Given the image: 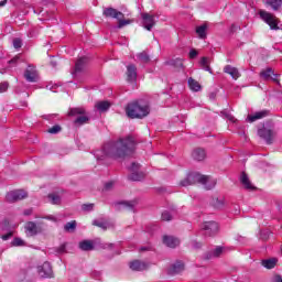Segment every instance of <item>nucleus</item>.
I'll return each mask as SVG.
<instances>
[{
  "label": "nucleus",
  "mask_w": 282,
  "mask_h": 282,
  "mask_svg": "<svg viewBox=\"0 0 282 282\" xmlns=\"http://www.w3.org/2000/svg\"><path fill=\"white\" fill-rule=\"evenodd\" d=\"M187 85L192 91H202V85L193 77H189V79L187 80Z\"/></svg>",
  "instance_id": "23"
},
{
  "label": "nucleus",
  "mask_w": 282,
  "mask_h": 282,
  "mask_svg": "<svg viewBox=\"0 0 282 282\" xmlns=\"http://www.w3.org/2000/svg\"><path fill=\"white\" fill-rule=\"evenodd\" d=\"M224 247H216L209 254L208 259H213L216 257H221L224 254Z\"/></svg>",
  "instance_id": "33"
},
{
  "label": "nucleus",
  "mask_w": 282,
  "mask_h": 282,
  "mask_svg": "<svg viewBox=\"0 0 282 282\" xmlns=\"http://www.w3.org/2000/svg\"><path fill=\"white\" fill-rule=\"evenodd\" d=\"M139 169V164L132 163L130 167L131 174L129 175V180L132 182H140L141 180H144V172H140Z\"/></svg>",
  "instance_id": "9"
},
{
  "label": "nucleus",
  "mask_w": 282,
  "mask_h": 282,
  "mask_svg": "<svg viewBox=\"0 0 282 282\" xmlns=\"http://www.w3.org/2000/svg\"><path fill=\"white\" fill-rule=\"evenodd\" d=\"M17 61H19V57H14L13 59L9 61V63H10V64L17 63Z\"/></svg>",
  "instance_id": "56"
},
{
  "label": "nucleus",
  "mask_w": 282,
  "mask_h": 282,
  "mask_svg": "<svg viewBox=\"0 0 282 282\" xmlns=\"http://www.w3.org/2000/svg\"><path fill=\"white\" fill-rule=\"evenodd\" d=\"M94 226H98L99 228H104V229H107V224L105 223H100L98 220H94Z\"/></svg>",
  "instance_id": "48"
},
{
  "label": "nucleus",
  "mask_w": 282,
  "mask_h": 282,
  "mask_svg": "<svg viewBox=\"0 0 282 282\" xmlns=\"http://www.w3.org/2000/svg\"><path fill=\"white\" fill-rule=\"evenodd\" d=\"M113 184H116V182L113 181H109L105 184V188L106 191H110V188H113Z\"/></svg>",
  "instance_id": "49"
},
{
  "label": "nucleus",
  "mask_w": 282,
  "mask_h": 282,
  "mask_svg": "<svg viewBox=\"0 0 282 282\" xmlns=\"http://www.w3.org/2000/svg\"><path fill=\"white\" fill-rule=\"evenodd\" d=\"M95 107L98 111L104 112L109 110V107H111V104L109 101H97Z\"/></svg>",
  "instance_id": "27"
},
{
  "label": "nucleus",
  "mask_w": 282,
  "mask_h": 282,
  "mask_svg": "<svg viewBox=\"0 0 282 282\" xmlns=\"http://www.w3.org/2000/svg\"><path fill=\"white\" fill-rule=\"evenodd\" d=\"M10 237H12V234H7V235H3V236H1V239L3 240V241H8V239H10Z\"/></svg>",
  "instance_id": "51"
},
{
  "label": "nucleus",
  "mask_w": 282,
  "mask_h": 282,
  "mask_svg": "<svg viewBox=\"0 0 282 282\" xmlns=\"http://www.w3.org/2000/svg\"><path fill=\"white\" fill-rule=\"evenodd\" d=\"M9 87H10V84H8V82L0 83V94H4V91H8Z\"/></svg>",
  "instance_id": "42"
},
{
  "label": "nucleus",
  "mask_w": 282,
  "mask_h": 282,
  "mask_svg": "<svg viewBox=\"0 0 282 282\" xmlns=\"http://www.w3.org/2000/svg\"><path fill=\"white\" fill-rule=\"evenodd\" d=\"M79 248H80V250H84L87 252V251L94 249V242L91 240H84V241L79 242Z\"/></svg>",
  "instance_id": "28"
},
{
  "label": "nucleus",
  "mask_w": 282,
  "mask_h": 282,
  "mask_svg": "<svg viewBox=\"0 0 282 282\" xmlns=\"http://www.w3.org/2000/svg\"><path fill=\"white\" fill-rule=\"evenodd\" d=\"M48 89H51V91H56V90H54V89H56V87H58L57 85H54V86H46Z\"/></svg>",
  "instance_id": "53"
},
{
  "label": "nucleus",
  "mask_w": 282,
  "mask_h": 282,
  "mask_svg": "<svg viewBox=\"0 0 282 282\" xmlns=\"http://www.w3.org/2000/svg\"><path fill=\"white\" fill-rule=\"evenodd\" d=\"M28 197V193L23 189L11 191L7 194V202H20V199H25Z\"/></svg>",
  "instance_id": "8"
},
{
  "label": "nucleus",
  "mask_w": 282,
  "mask_h": 282,
  "mask_svg": "<svg viewBox=\"0 0 282 282\" xmlns=\"http://www.w3.org/2000/svg\"><path fill=\"white\" fill-rule=\"evenodd\" d=\"M261 78L263 80H273V83H279V75L274 74V70L272 68H267L260 73Z\"/></svg>",
  "instance_id": "13"
},
{
  "label": "nucleus",
  "mask_w": 282,
  "mask_h": 282,
  "mask_svg": "<svg viewBox=\"0 0 282 282\" xmlns=\"http://www.w3.org/2000/svg\"><path fill=\"white\" fill-rule=\"evenodd\" d=\"M51 65H52L53 67H56V62H51Z\"/></svg>",
  "instance_id": "59"
},
{
  "label": "nucleus",
  "mask_w": 282,
  "mask_h": 282,
  "mask_svg": "<svg viewBox=\"0 0 282 282\" xmlns=\"http://www.w3.org/2000/svg\"><path fill=\"white\" fill-rule=\"evenodd\" d=\"M192 156L197 162H202L203 160H206V151L204 149H195L192 153Z\"/></svg>",
  "instance_id": "21"
},
{
  "label": "nucleus",
  "mask_w": 282,
  "mask_h": 282,
  "mask_svg": "<svg viewBox=\"0 0 282 282\" xmlns=\"http://www.w3.org/2000/svg\"><path fill=\"white\" fill-rule=\"evenodd\" d=\"M135 204V200L120 202L115 204V208L116 210H124V208H128V210H133Z\"/></svg>",
  "instance_id": "17"
},
{
  "label": "nucleus",
  "mask_w": 282,
  "mask_h": 282,
  "mask_svg": "<svg viewBox=\"0 0 282 282\" xmlns=\"http://www.w3.org/2000/svg\"><path fill=\"white\" fill-rule=\"evenodd\" d=\"M8 3V0H1L0 6H6Z\"/></svg>",
  "instance_id": "57"
},
{
  "label": "nucleus",
  "mask_w": 282,
  "mask_h": 282,
  "mask_svg": "<svg viewBox=\"0 0 282 282\" xmlns=\"http://www.w3.org/2000/svg\"><path fill=\"white\" fill-rule=\"evenodd\" d=\"M166 65H173L174 67H182V59L177 58V59H171L169 62H166Z\"/></svg>",
  "instance_id": "41"
},
{
  "label": "nucleus",
  "mask_w": 282,
  "mask_h": 282,
  "mask_svg": "<svg viewBox=\"0 0 282 282\" xmlns=\"http://www.w3.org/2000/svg\"><path fill=\"white\" fill-rule=\"evenodd\" d=\"M37 274L41 279H52L54 271H52V264L44 262L43 265L37 267Z\"/></svg>",
  "instance_id": "6"
},
{
  "label": "nucleus",
  "mask_w": 282,
  "mask_h": 282,
  "mask_svg": "<svg viewBox=\"0 0 282 282\" xmlns=\"http://www.w3.org/2000/svg\"><path fill=\"white\" fill-rule=\"evenodd\" d=\"M262 265H263V268H267V270H272V268H274V265H276V259L270 258V259L263 260Z\"/></svg>",
  "instance_id": "29"
},
{
  "label": "nucleus",
  "mask_w": 282,
  "mask_h": 282,
  "mask_svg": "<svg viewBox=\"0 0 282 282\" xmlns=\"http://www.w3.org/2000/svg\"><path fill=\"white\" fill-rule=\"evenodd\" d=\"M141 250H147V248H141Z\"/></svg>",
  "instance_id": "61"
},
{
  "label": "nucleus",
  "mask_w": 282,
  "mask_h": 282,
  "mask_svg": "<svg viewBox=\"0 0 282 282\" xmlns=\"http://www.w3.org/2000/svg\"><path fill=\"white\" fill-rule=\"evenodd\" d=\"M26 237H34L41 232V226L34 221H29L24 226Z\"/></svg>",
  "instance_id": "10"
},
{
  "label": "nucleus",
  "mask_w": 282,
  "mask_h": 282,
  "mask_svg": "<svg viewBox=\"0 0 282 282\" xmlns=\"http://www.w3.org/2000/svg\"><path fill=\"white\" fill-rule=\"evenodd\" d=\"M197 56V52L195 50L189 51V58H195Z\"/></svg>",
  "instance_id": "50"
},
{
  "label": "nucleus",
  "mask_w": 282,
  "mask_h": 282,
  "mask_svg": "<svg viewBox=\"0 0 282 282\" xmlns=\"http://www.w3.org/2000/svg\"><path fill=\"white\" fill-rule=\"evenodd\" d=\"M181 186H193V184H203L207 191L215 188L217 181L210 176L202 175L198 172H191L181 181Z\"/></svg>",
  "instance_id": "2"
},
{
  "label": "nucleus",
  "mask_w": 282,
  "mask_h": 282,
  "mask_svg": "<svg viewBox=\"0 0 282 282\" xmlns=\"http://www.w3.org/2000/svg\"><path fill=\"white\" fill-rule=\"evenodd\" d=\"M82 210L84 213H91V210H94V204L89 203L82 205Z\"/></svg>",
  "instance_id": "40"
},
{
  "label": "nucleus",
  "mask_w": 282,
  "mask_h": 282,
  "mask_svg": "<svg viewBox=\"0 0 282 282\" xmlns=\"http://www.w3.org/2000/svg\"><path fill=\"white\" fill-rule=\"evenodd\" d=\"M83 113H85V109L83 108H72L68 111V116H83Z\"/></svg>",
  "instance_id": "37"
},
{
  "label": "nucleus",
  "mask_w": 282,
  "mask_h": 282,
  "mask_svg": "<svg viewBox=\"0 0 282 282\" xmlns=\"http://www.w3.org/2000/svg\"><path fill=\"white\" fill-rule=\"evenodd\" d=\"M111 246H112L111 243H104L102 248L107 249V248H111Z\"/></svg>",
  "instance_id": "55"
},
{
  "label": "nucleus",
  "mask_w": 282,
  "mask_h": 282,
  "mask_svg": "<svg viewBox=\"0 0 282 282\" xmlns=\"http://www.w3.org/2000/svg\"><path fill=\"white\" fill-rule=\"evenodd\" d=\"M182 271H184V262L176 261L174 264H172L171 267L172 274H180V272Z\"/></svg>",
  "instance_id": "26"
},
{
  "label": "nucleus",
  "mask_w": 282,
  "mask_h": 282,
  "mask_svg": "<svg viewBox=\"0 0 282 282\" xmlns=\"http://www.w3.org/2000/svg\"><path fill=\"white\" fill-rule=\"evenodd\" d=\"M273 282H282L281 275H275V276L273 278Z\"/></svg>",
  "instance_id": "52"
},
{
  "label": "nucleus",
  "mask_w": 282,
  "mask_h": 282,
  "mask_svg": "<svg viewBox=\"0 0 282 282\" xmlns=\"http://www.w3.org/2000/svg\"><path fill=\"white\" fill-rule=\"evenodd\" d=\"M210 204L214 208L219 210V209L224 208V206H226V200L224 199V197H220V198L215 197L212 199Z\"/></svg>",
  "instance_id": "24"
},
{
  "label": "nucleus",
  "mask_w": 282,
  "mask_h": 282,
  "mask_svg": "<svg viewBox=\"0 0 282 282\" xmlns=\"http://www.w3.org/2000/svg\"><path fill=\"white\" fill-rule=\"evenodd\" d=\"M225 118H227V120H229V122H237V119L235 118V116L228 113V112H223Z\"/></svg>",
  "instance_id": "45"
},
{
  "label": "nucleus",
  "mask_w": 282,
  "mask_h": 282,
  "mask_svg": "<svg viewBox=\"0 0 282 282\" xmlns=\"http://www.w3.org/2000/svg\"><path fill=\"white\" fill-rule=\"evenodd\" d=\"M202 230H204L205 235L207 237H213L214 235H217L219 232V224L216 221H205L200 226Z\"/></svg>",
  "instance_id": "5"
},
{
  "label": "nucleus",
  "mask_w": 282,
  "mask_h": 282,
  "mask_svg": "<svg viewBox=\"0 0 282 282\" xmlns=\"http://www.w3.org/2000/svg\"><path fill=\"white\" fill-rule=\"evenodd\" d=\"M260 19L267 23L272 30H278L279 29V20L276 17L265 10H260L259 11Z\"/></svg>",
  "instance_id": "4"
},
{
  "label": "nucleus",
  "mask_w": 282,
  "mask_h": 282,
  "mask_svg": "<svg viewBox=\"0 0 282 282\" xmlns=\"http://www.w3.org/2000/svg\"><path fill=\"white\" fill-rule=\"evenodd\" d=\"M206 30H208V25L203 24L196 29V34L199 39H206Z\"/></svg>",
  "instance_id": "30"
},
{
  "label": "nucleus",
  "mask_w": 282,
  "mask_h": 282,
  "mask_svg": "<svg viewBox=\"0 0 282 282\" xmlns=\"http://www.w3.org/2000/svg\"><path fill=\"white\" fill-rule=\"evenodd\" d=\"M258 135L267 142V144H272V130L268 128H261L258 130Z\"/></svg>",
  "instance_id": "15"
},
{
  "label": "nucleus",
  "mask_w": 282,
  "mask_h": 282,
  "mask_svg": "<svg viewBox=\"0 0 282 282\" xmlns=\"http://www.w3.org/2000/svg\"><path fill=\"white\" fill-rule=\"evenodd\" d=\"M149 268V263L142 262L140 260H134L130 262V269H132L134 272H142V270H147Z\"/></svg>",
  "instance_id": "16"
},
{
  "label": "nucleus",
  "mask_w": 282,
  "mask_h": 282,
  "mask_svg": "<svg viewBox=\"0 0 282 282\" xmlns=\"http://www.w3.org/2000/svg\"><path fill=\"white\" fill-rule=\"evenodd\" d=\"M163 243L167 246V248H177V246H180V239L173 236H164Z\"/></svg>",
  "instance_id": "19"
},
{
  "label": "nucleus",
  "mask_w": 282,
  "mask_h": 282,
  "mask_svg": "<svg viewBox=\"0 0 282 282\" xmlns=\"http://www.w3.org/2000/svg\"><path fill=\"white\" fill-rule=\"evenodd\" d=\"M65 230L67 232L72 231V230H75L76 229V220H73L70 223H67L65 226H64Z\"/></svg>",
  "instance_id": "38"
},
{
  "label": "nucleus",
  "mask_w": 282,
  "mask_h": 282,
  "mask_svg": "<svg viewBox=\"0 0 282 282\" xmlns=\"http://www.w3.org/2000/svg\"><path fill=\"white\" fill-rule=\"evenodd\" d=\"M133 149H135V140H133V137H128L116 142L106 143L101 150L95 152V155L98 162L118 160L133 153Z\"/></svg>",
  "instance_id": "1"
},
{
  "label": "nucleus",
  "mask_w": 282,
  "mask_h": 282,
  "mask_svg": "<svg viewBox=\"0 0 282 282\" xmlns=\"http://www.w3.org/2000/svg\"><path fill=\"white\" fill-rule=\"evenodd\" d=\"M86 58L82 57L79 58L75 64V73L83 72V68L85 67Z\"/></svg>",
  "instance_id": "34"
},
{
  "label": "nucleus",
  "mask_w": 282,
  "mask_h": 282,
  "mask_svg": "<svg viewBox=\"0 0 282 282\" xmlns=\"http://www.w3.org/2000/svg\"><path fill=\"white\" fill-rule=\"evenodd\" d=\"M64 250H65V248H64V247H62V248H61V252H63Z\"/></svg>",
  "instance_id": "60"
},
{
  "label": "nucleus",
  "mask_w": 282,
  "mask_h": 282,
  "mask_svg": "<svg viewBox=\"0 0 282 282\" xmlns=\"http://www.w3.org/2000/svg\"><path fill=\"white\" fill-rule=\"evenodd\" d=\"M161 217L163 221H171L173 219V216L169 212H163Z\"/></svg>",
  "instance_id": "44"
},
{
  "label": "nucleus",
  "mask_w": 282,
  "mask_h": 282,
  "mask_svg": "<svg viewBox=\"0 0 282 282\" xmlns=\"http://www.w3.org/2000/svg\"><path fill=\"white\" fill-rule=\"evenodd\" d=\"M61 126H53L51 129H48V133H59Z\"/></svg>",
  "instance_id": "46"
},
{
  "label": "nucleus",
  "mask_w": 282,
  "mask_h": 282,
  "mask_svg": "<svg viewBox=\"0 0 282 282\" xmlns=\"http://www.w3.org/2000/svg\"><path fill=\"white\" fill-rule=\"evenodd\" d=\"M151 113V107L144 101H134L128 104L126 107V115L132 120L147 118Z\"/></svg>",
  "instance_id": "3"
},
{
  "label": "nucleus",
  "mask_w": 282,
  "mask_h": 282,
  "mask_svg": "<svg viewBox=\"0 0 282 282\" xmlns=\"http://www.w3.org/2000/svg\"><path fill=\"white\" fill-rule=\"evenodd\" d=\"M11 243L15 247L26 246L25 240L21 238H14Z\"/></svg>",
  "instance_id": "39"
},
{
  "label": "nucleus",
  "mask_w": 282,
  "mask_h": 282,
  "mask_svg": "<svg viewBox=\"0 0 282 282\" xmlns=\"http://www.w3.org/2000/svg\"><path fill=\"white\" fill-rule=\"evenodd\" d=\"M22 45H23V42L21 41V39H14L13 40V47L15 50H21Z\"/></svg>",
  "instance_id": "43"
},
{
  "label": "nucleus",
  "mask_w": 282,
  "mask_h": 282,
  "mask_svg": "<svg viewBox=\"0 0 282 282\" xmlns=\"http://www.w3.org/2000/svg\"><path fill=\"white\" fill-rule=\"evenodd\" d=\"M240 182L242 184V186H245V188H247L248 191H253V185L250 182V178L248 177V174L242 173L240 176Z\"/></svg>",
  "instance_id": "22"
},
{
  "label": "nucleus",
  "mask_w": 282,
  "mask_h": 282,
  "mask_svg": "<svg viewBox=\"0 0 282 282\" xmlns=\"http://www.w3.org/2000/svg\"><path fill=\"white\" fill-rule=\"evenodd\" d=\"M48 202L53 205L61 204V195L56 193L48 194Z\"/></svg>",
  "instance_id": "32"
},
{
  "label": "nucleus",
  "mask_w": 282,
  "mask_h": 282,
  "mask_svg": "<svg viewBox=\"0 0 282 282\" xmlns=\"http://www.w3.org/2000/svg\"><path fill=\"white\" fill-rule=\"evenodd\" d=\"M137 58L139 63H149V61H151V57H149V54H147V52L139 53L137 55Z\"/></svg>",
  "instance_id": "35"
},
{
  "label": "nucleus",
  "mask_w": 282,
  "mask_h": 282,
  "mask_svg": "<svg viewBox=\"0 0 282 282\" xmlns=\"http://www.w3.org/2000/svg\"><path fill=\"white\" fill-rule=\"evenodd\" d=\"M87 122H89V118L87 116H79L76 120H75V124L77 127H80L83 124H87Z\"/></svg>",
  "instance_id": "36"
},
{
  "label": "nucleus",
  "mask_w": 282,
  "mask_h": 282,
  "mask_svg": "<svg viewBox=\"0 0 282 282\" xmlns=\"http://www.w3.org/2000/svg\"><path fill=\"white\" fill-rule=\"evenodd\" d=\"M24 77L29 83H36L39 80V73L34 66H29L24 73Z\"/></svg>",
  "instance_id": "11"
},
{
  "label": "nucleus",
  "mask_w": 282,
  "mask_h": 282,
  "mask_svg": "<svg viewBox=\"0 0 282 282\" xmlns=\"http://www.w3.org/2000/svg\"><path fill=\"white\" fill-rule=\"evenodd\" d=\"M46 219H50L51 221H56V217L54 216H47Z\"/></svg>",
  "instance_id": "54"
},
{
  "label": "nucleus",
  "mask_w": 282,
  "mask_h": 282,
  "mask_svg": "<svg viewBox=\"0 0 282 282\" xmlns=\"http://www.w3.org/2000/svg\"><path fill=\"white\" fill-rule=\"evenodd\" d=\"M104 17H110L111 19H117L118 21H120V19H124V14L113 8L105 9Z\"/></svg>",
  "instance_id": "14"
},
{
  "label": "nucleus",
  "mask_w": 282,
  "mask_h": 282,
  "mask_svg": "<svg viewBox=\"0 0 282 282\" xmlns=\"http://www.w3.org/2000/svg\"><path fill=\"white\" fill-rule=\"evenodd\" d=\"M131 23V20H122V18L119 20V28H124V25H129Z\"/></svg>",
  "instance_id": "47"
},
{
  "label": "nucleus",
  "mask_w": 282,
  "mask_h": 282,
  "mask_svg": "<svg viewBox=\"0 0 282 282\" xmlns=\"http://www.w3.org/2000/svg\"><path fill=\"white\" fill-rule=\"evenodd\" d=\"M137 79H138V68L133 64L128 65L127 66L128 83H135Z\"/></svg>",
  "instance_id": "12"
},
{
  "label": "nucleus",
  "mask_w": 282,
  "mask_h": 282,
  "mask_svg": "<svg viewBox=\"0 0 282 282\" xmlns=\"http://www.w3.org/2000/svg\"><path fill=\"white\" fill-rule=\"evenodd\" d=\"M24 215H32V210H30V209H29V210H25V212H24Z\"/></svg>",
  "instance_id": "58"
},
{
  "label": "nucleus",
  "mask_w": 282,
  "mask_h": 282,
  "mask_svg": "<svg viewBox=\"0 0 282 282\" xmlns=\"http://www.w3.org/2000/svg\"><path fill=\"white\" fill-rule=\"evenodd\" d=\"M224 72H225V74H229V76H231V78H234V80H237V78H239L241 76V74L239 73V69H237V67H234L231 65H226L224 67Z\"/></svg>",
  "instance_id": "20"
},
{
  "label": "nucleus",
  "mask_w": 282,
  "mask_h": 282,
  "mask_svg": "<svg viewBox=\"0 0 282 282\" xmlns=\"http://www.w3.org/2000/svg\"><path fill=\"white\" fill-rule=\"evenodd\" d=\"M200 65L205 72H209V74H213V70L210 69V59L208 57H203L200 59Z\"/></svg>",
  "instance_id": "31"
},
{
  "label": "nucleus",
  "mask_w": 282,
  "mask_h": 282,
  "mask_svg": "<svg viewBox=\"0 0 282 282\" xmlns=\"http://www.w3.org/2000/svg\"><path fill=\"white\" fill-rule=\"evenodd\" d=\"M268 110H261L258 112H254L253 115H249L247 117V122H257V120H261L262 118H265L268 116Z\"/></svg>",
  "instance_id": "18"
},
{
  "label": "nucleus",
  "mask_w": 282,
  "mask_h": 282,
  "mask_svg": "<svg viewBox=\"0 0 282 282\" xmlns=\"http://www.w3.org/2000/svg\"><path fill=\"white\" fill-rule=\"evenodd\" d=\"M141 19L143 28L149 32H151V30H153V28L155 26V23H158L155 15H151L149 13H142Z\"/></svg>",
  "instance_id": "7"
},
{
  "label": "nucleus",
  "mask_w": 282,
  "mask_h": 282,
  "mask_svg": "<svg viewBox=\"0 0 282 282\" xmlns=\"http://www.w3.org/2000/svg\"><path fill=\"white\" fill-rule=\"evenodd\" d=\"M263 2L268 8H272V10H279L280 6H282V0H263Z\"/></svg>",
  "instance_id": "25"
}]
</instances>
